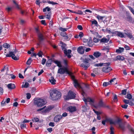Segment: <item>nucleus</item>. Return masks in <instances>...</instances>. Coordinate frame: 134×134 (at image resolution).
<instances>
[{"label":"nucleus","instance_id":"20e7f679","mask_svg":"<svg viewBox=\"0 0 134 134\" xmlns=\"http://www.w3.org/2000/svg\"><path fill=\"white\" fill-rule=\"evenodd\" d=\"M17 51V50H15L14 52H9V53L6 55V57H12L13 59L15 60H17L19 59V56H16L15 55L16 52Z\"/></svg>","mask_w":134,"mask_h":134},{"label":"nucleus","instance_id":"412c9836","mask_svg":"<svg viewBox=\"0 0 134 134\" xmlns=\"http://www.w3.org/2000/svg\"><path fill=\"white\" fill-rule=\"evenodd\" d=\"M125 59V58L121 55H118L116 57V59H114V61L119 60V61H123Z\"/></svg>","mask_w":134,"mask_h":134},{"label":"nucleus","instance_id":"3c124183","mask_svg":"<svg viewBox=\"0 0 134 134\" xmlns=\"http://www.w3.org/2000/svg\"><path fill=\"white\" fill-rule=\"evenodd\" d=\"M108 118H106L105 120H103L102 122V124L104 125H105V124L106 122H108V121L107 120Z\"/></svg>","mask_w":134,"mask_h":134},{"label":"nucleus","instance_id":"4c0bfd02","mask_svg":"<svg viewBox=\"0 0 134 134\" xmlns=\"http://www.w3.org/2000/svg\"><path fill=\"white\" fill-rule=\"evenodd\" d=\"M32 62V59L31 58H30L27 61L26 64L28 65H30Z\"/></svg>","mask_w":134,"mask_h":134},{"label":"nucleus","instance_id":"6e6d98bb","mask_svg":"<svg viewBox=\"0 0 134 134\" xmlns=\"http://www.w3.org/2000/svg\"><path fill=\"white\" fill-rule=\"evenodd\" d=\"M63 63L65 66H67L68 65V61L66 60H63Z\"/></svg>","mask_w":134,"mask_h":134},{"label":"nucleus","instance_id":"dca6fc26","mask_svg":"<svg viewBox=\"0 0 134 134\" xmlns=\"http://www.w3.org/2000/svg\"><path fill=\"white\" fill-rule=\"evenodd\" d=\"M82 99L85 102L86 104V103L87 102H90L92 103H93L94 102L93 100L90 98H86L85 97H84L82 98Z\"/></svg>","mask_w":134,"mask_h":134},{"label":"nucleus","instance_id":"5701e85b","mask_svg":"<svg viewBox=\"0 0 134 134\" xmlns=\"http://www.w3.org/2000/svg\"><path fill=\"white\" fill-rule=\"evenodd\" d=\"M107 120L108 121V122H109L111 125H115L116 124L115 120H114L110 118H108Z\"/></svg>","mask_w":134,"mask_h":134},{"label":"nucleus","instance_id":"2eb2a0df","mask_svg":"<svg viewBox=\"0 0 134 134\" xmlns=\"http://www.w3.org/2000/svg\"><path fill=\"white\" fill-rule=\"evenodd\" d=\"M62 118V116L60 115H58L55 116L54 119V121L55 122H57L59 121Z\"/></svg>","mask_w":134,"mask_h":134},{"label":"nucleus","instance_id":"2f4dec72","mask_svg":"<svg viewBox=\"0 0 134 134\" xmlns=\"http://www.w3.org/2000/svg\"><path fill=\"white\" fill-rule=\"evenodd\" d=\"M52 60L50 59H48L46 63V65L47 66H50L52 64Z\"/></svg>","mask_w":134,"mask_h":134},{"label":"nucleus","instance_id":"f03ea898","mask_svg":"<svg viewBox=\"0 0 134 134\" xmlns=\"http://www.w3.org/2000/svg\"><path fill=\"white\" fill-rule=\"evenodd\" d=\"M86 56H83L80 58V60L86 64H88L87 65H85L83 64H81L80 66L85 68V70H86L90 66V65L88 63L89 60L90 59L88 58H87Z\"/></svg>","mask_w":134,"mask_h":134},{"label":"nucleus","instance_id":"7c9ffc66","mask_svg":"<svg viewBox=\"0 0 134 134\" xmlns=\"http://www.w3.org/2000/svg\"><path fill=\"white\" fill-rule=\"evenodd\" d=\"M46 18L48 20H50L51 18V12L48 13H46Z\"/></svg>","mask_w":134,"mask_h":134},{"label":"nucleus","instance_id":"8fccbe9b","mask_svg":"<svg viewBox=\"0 0 134 134\" xmlns=\"http://www.w3.org/2000/svg\"><path fill=\"white\" fill-rule=\"evenodd\" d=\"M127 90V89H125L122 90V91L121 94L123 95H125L126 93Z\"/></svg>","mask_w":134,"mask_h":134},{"label":"nucleus","instance_id":"4468645a","mask_svg":"<svg viewBox=\"0 0 134 134\" xmlns=\"http://www.w3.org/2000/svg\"><path fill=\"white\" fill-rule=\"evenodd\" d=\"M110 64V63L109 62L105 63H99L95 64L94 65V66H108Z\"/></svg>","mask_w":134,"mask_h":134},{"label":"nucleus","instance_id":"9d476101","mask_svg":"<svg viewBox=\"0 0 134 134\" xmlns=\"http://www.w3.org/2000/svg\"><path fill=\"white\" fill-rule=\"evenodd\" d=\"M126 16L127 17V21L132 23H134V19L132 18L130 14L126 12Z\"/></svg>","mask_w":134,"mask_h":134},{"label":"nucleus","instance_id":"b1692460","mask_svg":"<svg viewBox=\"0 0 134 134\" xmlns=\"http://www.w3.org/2000/svg\"><path fill=\"white\" fill-rule=\"evenodd\" d=\"M98 106L100 107H108V106H106L104 105L102 100H100L98 104Z\"/></svg>","mask_w":134,"mask_h":134},{"label":"nucleus","instance_id":"1a4fd4ad","mask_svg":"<svg viewBox=\"0 0 134 134\" xmlns=\"http://www.w3.org/2000/svg\"><path fill=\"white\" fill-rule=\"evenodd\" d=\"M65 72L68 74H70V72L66 68H60L58 69V73L60 74H64Z\"/></svg>","mask_w":134,"mask_h":134},{"label":"nucleus","instance_id":"338daca9","mask_svg":"<svg viewBox=\"0 0 134 134\" xmlns=\"http://www.w3.org/2000/svg\"><path fill=\"white\" fill-rule=\"evenodd\" d=\"M129 103L128 104L130 105L131 106H133L134 105V104L133 103L131 100L129 101Z\"/></svg>","mask_w":134,"mask_h":134},{"label":"nucleus","instance_id":"7ed1b4c3","mask_svg":"<svg viewBox=\"0 0 134 134\" xmlns=\"http://www.w3.org/2000/svg\"><path fill=\"white\" fill-rule=\"evenodd\" d=\"M34 100L35 104L39 107H41L46 103V102L44 99L39 98H35Z\"/></svg>","mask_w":134,"mask_h":134},{"label":"nucleus","instance_id":"c756f323","mask_svg":"<svg viewBox=\"0 0 134 134\" xmlns=\"http://www.w3.org/2000/svg\"><path fill=\"white\" fill-rule=\"evenodd\" d=\"M90 21L91 22L92 25H94L95 26H98V24L97 21L94 19H93V20H91Z\"/></svg>","mask_w":134,"mask_h":134},{"label":"nucleus","instance_id":"f257e3e1","mask_svg":"<svg viewBox=\"0 0 134 134\" xmlns=\"http://www.w3.org/2000/svg\"><path fill=\"white\" fill-rule=\"evenodd\" d=\"M62 96L60 92L55 90L51 91L50 93L51 98L53 100H57L60 99Z\"/></svg>","mask_w":134,"mask_h":134},{"label":"nucleus","instance_id":"c03bdc74","mask_svg":"<svg viewBox=\"0 0 134 134\" xmlns=\"http://www.w3.org/2000/svg\"><path fill=\"white\" fill-rule=\"evenodd\" d=\"M69 27L68 28H67L66 29L63 28L62 27H60L59 29L61 31H63V32H64L67 31V30L69 29Z\"/></svg>","mask_w":134,"mask_h":134},{"label":"nucleus","instance_id":"680f3d73","mask_svg":"<svg viewBox=\"0 0 134 134\" xmlns=\"http://www.w3.org/2000/svg\"><path fill=\"white\" fill-rule=\"evenodd\" d=\"M60 35H61L62 36H65L66 35H67V34L65 32H62L60 34Z\"/></svg>","mask_w":134,"mask_h":134},{"label":"nucleus","instance_id":"72a5a7b5","mask_svg":"<svg viewBox=\"0 0 134 134\" xmlns=\"http://www.w3.org/2000/svg\"><path fill=\"white\" fill-rule=\"evenodd\" d=\"M118 36L120 37L121 38L125 37L124 34L122 32H119Z\"/></svg>","mask_w":134,"mask_h":134},{"label":"nucleus","instance_id":"6ab92c4d","mask_svg":"<svg viewBox=\"0 0 134 134\" xmlns=\"http://www.w3.org/2000/svg\"><path fill=\"white\" fill-rule=\"evenodd\" d=\"M87 44L89 47H91L93 45L94 43L93 42L92 39L91 37L90 38L88 41Z\"/></svg>","mask_w":134,"mask_h":134},{"label":"nucleus","instance_id":"f704fd0d","mask_svg":"<svg viewBox=\"0 0 134 134\" xmlns=\"http://www.w3.org/2000/svg\"><path fill=\"white\" fill-rule=\"evenodd\" d=\"M127 127L131 131L133 132V134H134V130L131 127L130 125L128 124L127 125Z\"/></svg>","mask_w":134,"mask_h":134},{"label":"nucleus","instance_id":"09e8293b","mask_svg":"<svg viewBox=\"0 0 134 134\" xmlns=\"http://www.w3.org/2000/svg\"><path fill=\"white\" fill-rule=\"evenodd\" d=\"M96 18L98 19L99 20H103L104 17L103 16H101L99 15H97Z\"/></svg>","mask_w":134,"mask_h":134},{"label":"nucleus","instance_id":"aec40b11","mask_svg":"<svg viewBox=\"0 0 134 134\" xmlns=\"http://www.w3.org/2000/svg\"><path fill=\"white\" fill-rule=\"evenodd\" d=\"M124 34L127 37L130 39L132 38L133 37L131 32H125Z\"/></svg>","mask_w":134,"mask_h":134},{"label":"nucleus","instance_id":"13d9d810","mask_svg":"<svg viewBox=\"0 0 134 134\" xmlns=\"http://www.w3.org/2000/svg\"><path fill=\"white\" fill-rule=\"evenodd\" d=\"M26 97L27 99H29L31 97V95L30 93H27L26 94Z\"/></svg>","mask_w":134,"mask_h":134},{"label":"nucleus","instance_id":"a18cd8bd","mask_svg":"<svg viewBox=\"0 0 134 134\" xmlns=\"http://www.w3.org/2000/svg\"><path fill=\"white\" fill-rule=\"evenodd\" d=\"M43 53L41 51H39L37 53V55L39 57H42Z\"/></svg>","mask_w":134,"mask_h":134},{"label":"nucleus","instance_id":"0eeeda50","mask_svg":"<svg viewBox=\"0 0 134 134\" xmlns=\"http://www.w3.org/2000/svg\"><path fill=\"white\" fill-rule=\"evenodd\" d=\"M60 44H62L61 46L62 49L63 51L64 52L65 55H66L68 54H70L71 53V50L69 49L67 51L66 48V45L64 43L62 42H60Z\"/></svg>","mask_w":134,"mask_h":134},{"label":"nucleus","instance_id":"69168bd1","mask_svg":"<svg viewBox=\"0 0 134 134\" xmlns=\"http://www.w3.org/2000/svg\"><path fill=\"white\" fill-rule=\"evenodd\" d=\"M129 101H130L129 100L125 99L123 100V101L126 104H128L129 103Z\"/></svg>","mask_w":134,"mask_h":134},{"label":"nucleus","instance_id":"bf43d9fd","mask_svg":"<svg viewBox=\"0 0 134 134\" xmlns=\"http://www.w3.org/2000/svg\"><path fill=\"white\" fill-rule=\"evenodd\" d=\"M83 33L82 32H80L79 33V36L81 38L83 37Z\"/></svg>","mask_w":134,"mask_h":134},{"label":"nucleus","instance_id":"c9c22d12","mask_svg":"<svg viewBox=\"0 0 134 134\" xmlns=\"http://www.w3.org/2000/svg\"><path fill=\"white\" fill-rule=\"evenodd\" d=\"M132 96L130 94L127 93L126 98L127 99L130 100L132 99Z\"/></svg>","mask_w":134,"mask_h":134},{"label":"nucleus","instance_id":"a211bd4d","mask_svg":"<svg viewBox=\"0 0 134 134\" xmlns=\"http://www.w3.org/2000/svg\"><path fill=\"white\" fill-rule=\"evenodd\" d=\"M72 78L73 79L74 85L75 87L76 88L79 87L80 86V85L78 83L77 81L75 79L74 76H72Z\"/></svg>","mask_w":134,"mask_h":134},{"label":"nucleus","instance_id":"9b49d317","mask_svg":"<svg viewBox=\"0 0 134 134\" xmlns=\"http://www.w3.org/2000/svg\"><path fill=\"white\" fill-rule=\"evenodd\" d=\"M67 110L69 112L72 113L76 111V109L75 106H69L67 108Z\"/></svg>","mask_w":134,"mask_h":134},{"label":"nucleus","instance_id":"6e6552de","mask_svg":"<svg viewBox=\"0 0 134 134\" xmlns=\"http://www.w3.org/2000/svg\"><path fill=\"white\" fill-rule=\"evenodd\" d=\"M37 37L38 42L37 43V45L38 46H40L42 42L44 39V38L42 34L40 32L38 33Z\"/></svg>","mask_w":134,"mask_h":134},{"label":"nucleus","instance_id":"37998d69","mask_svg":"<svg viewBox=\"0 0 134 134\" xmlns=\"http://www.w3.org/2000/svg\"><path fill=\"white\" fill-rule=\"evenodd\" d=\"M3 46L5 48H8L10 47V45L7 43H5L3 44Z\"/></svg>","mask_w":134,"mask_h":134},{"label":"nucleus","instance_id":"864d4df0","mask_svg":"<svg viewBox=\"0 0 134 134\" xmlns=\"http://www.w3.org/2000/svg\"><path fill=\"white\" fill-rule=\"evenodd\" d=\"M93 40L94 42L96 43L100 41V39L94 38H93Z\"/></svg>","mask_w":134,"mask_h":134},{"label":"nucleus","instance_id":"cd10ccee","mask_svg":"<svg viewBox=\"0 0 134 134\" xmlns=\"http://www.w3.org/2000/svg\"><path fill=\"white\" fill-rule=\"evenodd\" d=\"M51 79L49 80V82H51V83L53 85H54L55 84V82L56 80L54 79V78L53 77H51Z\"/></svg>","mask_w":134,"mask_h":134},{"label":"nucleus","instance_id":"ea45409f","mask_svg":"<svg viewBox=\"0 0 134 134\" xmlns=\"http://www.w3.org/2000/svg\"><path fill=\"white\" fill-rule=\"evenodd\" d=\"M47 3H48L49 4H52L53 5L55 4H58V3L55 2H54L53 1H47Z\"/></svg>","mask_w":134,"mask_h":134},{"label":"nucleus","instance_id":"49530a36","mask_svg":"<svg viewBox=\"0 0 134 134\" xmlns=\"http://www.w3.org/2000/svg\"><path fill=\"white\" fill-rule=\"evenodd\" d=\"M5 100L4 99H3L1 102V105L2 106H4L5 105Z\"/></svg>","mask_w":134,"mask_h":134},{"label":"nucleus","instance_id":"bb28decb","mask_svg":"<svg viewBox=\"0 0 134 134\" xmlns=\"http://www.w3.org/2000/svg\"><path fill=\"white\" fill-rule=\"evenodd\" d=\"M101 53L98 52H94L93 55L96 58H98L100 56Z\"/></svg>","mask_w":134,"mask_h":134},{"label":"nucleus","instance_id":"f3484780","mask_svg":"<svg viewBox=\"0 0 134 134\" xmlns=\"http://www.w3.org/2000/svg\"><path fill=\"white\" fill-rule=\"evenodd\" d=\"M110 40V38H107L105 37H103L101 39H100V43H107Z\"/></svg>","mask_w":134,"mask_h":134},{"label":"nucleus","instance_id":"e2e57ef3","mask_svg":"<svg viewBox=\"0 0 134 134\" xmlns=\"http://www.w3.org/2000/svg\"><path fill=\"white\" fill-rule=\"evenodd\" d=\"M128 107V105L127 104H124L121 105V107L123 108L127 109Z\"/></svg>","mask_w":134,"mask_h":134},{"label":"nucleus","instance_id":"4be33fe9","mask_svg":"<svg viewBox=\"0 0 134 134\" xmlns=\"http://www.w3.org/2000/svg\"><path fill=\"white\" fill-rule=\"evenodd\" d=\"M7 86L9 89H14L15 88V84L12 83L8 84Z\"/></svg>","mask_w":134,"mask_h":134},{"label":"nucleus","instance_id":"a878e982","mask_svg":"<svg viewBox=\"0 0 134 134\" xmlns=\"http://www.w3.org/2000/svg\"><path fill=\"white\" fill-rule=\"evenodd\" d=\"M53 62L57 64V66L61 68L62 67V65L61 64V62L57 60H54Z\"/></svg>","mask_w":134,"mask_h":134},{"label":"nucleus","instance_id":"ddd939ff","mask_svg":"<svg viewBox=\"0 0 134 134\" xmlns=\"http://www.w3.org/2000/svg\"><path fill=\"white\" fill-rule=\"evenodd\" d=\"M85 48V47L82 46L80 47L77 48V51L79 53L83 54L84 52Z\"/></svg>","mask_w":134,"mask_h":134},{"label":"nucleus","instance_id":"a19ab883","mask_svg":"<svg viewBox=\"0 0 134 134\" xmlns=\"http://www.w3.org/2000/svg\"><path fill=\"white\" fill-rule=\"evenodd\" d=\"M32 120L34 122H38L39 121V119L38 118L35 117L32 119Z\"/></svg>","mask_w":134,"mask_h":134},{"label":"nucleus","instance_id":"de8ad7c7","mask_svg":"<svg viewBox=\"0 0 134 134\" xmlns=\"http://www.w3.org/2000/svg\"><path fill=\"white\" fill-rule=\"evenodd\" d=\"M109 85H111L110 83L109 82H104L103 83V85L104 86H107Z\"/></svg>","mask_w":134,"mask_h":134},{"label":"nucleus","instance_id":"58836bf2","mask_svg":"<svg viewBox=\"0 0 134 134\" xmlns=\"http://www.w3.org/2000/svg\"><path fill=\"white\" fill-rule=\"evenodd\" d=\"M13 3L15 4L16 5V8H17L18 9L21 10V9L19 7L18 4L16 3V1H13Z\"/></svg>","mask_w":134,"mask_h":134},{"label":"nucleus","instance_id":"052dcab7","mask_svg":"<svg viewBox=\"0 0 134 134\" xmlns=\"http://www.w3.org/2000/svg\"><path fill=\"white\" fill-rule=\"evenodd\" d=\"M53 21L52 20L51 21H50L49 23V26L50 27H53Z\"/></svg>","mask_w":134,"mask_h":134},{"label":"nucleus","instance_id":"39448f33","mask_svg":"<svg viewBox=\"0 0 134 134\" xmlns=\"http://www.w3.org/2000/svg\"><path fill=\"white\" fill-rule=\"evenodd\" d=\"M54 106H49L47 108H45L46 106H45L42 108H41L37 109V111H41L42 113H47L50 110L54 108Z\"/></svg>","mask_w":134,"mask_h":134},{"label":"nucleus","instance_id":"423d86ee","mask_svg":"<svg viewBox=\"0 0 134 134\" xmlns=\"http://www.w3.org/2000/svg\"><path fill=\"white\" fill-rule=\"evenodd\" d=\"M75 95L73 92L69 91L68 93V95L64 96V98L66 100L74 99L75 97Z\"/></svg>","mask_w":134,"mask_h":134},{"label":"nucleus","instance_id":"473e14b6","mask_svg":"<svg viewBox=\"0 0 134 134\" xmlns=\"http://www.w3.org/2000/svg\"><path fill=\"white\" fill-rule=\"evenodd\" d=\"M29 86V83L27 82H26L24 85H22L21 86L22 88H27Z\"/></svg>","mask_w":134,"mask_h":134},{"label":"nucleus","instance_id":"393cba45","mask_svg":"<svg viewBox=\"0 0 134 134\" xmlns=\"http://www.w3.org/2000/svg\"><path fill=\"white\" fill-rule=\"evenodd\" d=\"M124 48H123L119 47L118 49L116 50V52L118 53H120L124 51Z\"/></svg>","mask_w":134,"mask_h":134},{"label":"nucleus","instance_id":"603ef678","mask_svg":"<svg viewBox=\"0 0 134 134\" xmlns=\"http://www.w3.org/2000/svg\"><path fill=\"white\" fill-rule=\"evenodd\" d=\"M115 121H116V124L117 123L119 124H121L120 122H121L122 120L121 119L118 118L117 120L116 121L115 120Z\"/></svg>","mask_w":134,"mask_h":134},{"label":"nucleus","instance_id":"e433bc0d","mask_svg":"<svg viewBox=\"0 0 134 134\" xmlns=\"http://www.w3.org/2000/svg\"><path fill=\"white\" fill-rule=\"evenodd\" d=\"M47 10V11L49 12L51 10V9L49 7H47L43 9V12H46Z\"/></svg>","mask_w":134,"mask_h":134},{"label":"nucleus","instance_id":"79ce46f5","mask_svg":"<svg viewBox=\"0 0 134 134\" xmlns=\"http://www.w3.org/2000/svg\"><path fill=\"white\" fill-rule=\"evenodd\" d=\"M110 134H114V128L112 126H111L110 128Z\"/></svg>","mask_w":134,"mask_h":134},{"label":"nucleus","instance_id":"f8f14e48","mask_svg":"<svg viewBox=\"0 0 134 134\" xmlns=\"http://www.w3.org/2000/svg\"><path fill=\"white\" fill-rule=\"evenodd\" d=\"M105 67H103L102 68V71L108 73L109 72L112 70L111 68L108 66H105Z\"/></svg>","mask_w":134,"mask_h":134},{"label":"nucleus","instance_id":"4d7b16f0","mask_svg":"<svg viewBox=\"0 0 134 134\" xmlns=\"http://www.w3.org/2000/svg\"><path fill=\"white\" fill-rule=\"evenodd\" d=\"M46 59L44 58H43L41 62L42 64L43 65L46 62Z\"/></svg>","mask_w":134,"mask_h":134},{"label":"nucleus","instance_id":"c85d7f7f","mask_svg":"<svg viewBox=\"0 0 134 134\" xmlns=\"http://www.w3.org/2000/svg\"><path fill=\"white\" fill-rule=\"evenodd\" d=\"M119 127L122 131H124L125 130L124 125L122 123L119 124Z\"/></svg>","mask_w":134,"mask_h":134},{"label":"nucleus","instance_id":"5fc2aeb1","mask_svg":"<svg viewBox=\"0 0 134 134\" xmlns=\"http://www.w3.org/2000/svg\"><path fill=\"white\" fill-rule=\"evenodd\" d=\"M26 124H22L21 125L20 127L21 129H23L24 127H26Z\"/></svg>","mask_w":134,"mask_h":134},{"label":"nucleus","instance_id":"774afa93","mask_svg":"<svg viewBox=\"0 0 134 134\" xmlns=\"http://www.w3.org/2000/svg\"><path fill=\"white\" fill-rule=\"evenodd\" d=\"M35 3L37 5H40V3H41L40 0H36Z\"/></svg>","mask_w":134,"mask_h":134},{"label":"nucleus","instance_id":"0e129e2a","mask_svg":"<svg viewBox=\"0 0 134 134\" xmlns=\"http://www.w3.org/2000/svg\"><path fill=\"white\" fill-rule=\"evenodd\" d=\"M41 24H42L43 25H45V26L47 25V24L46 23V21L45 20H42L41 21Z\"/></svg>","mask_w":134,"mask_h":134}]
</instances>
